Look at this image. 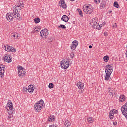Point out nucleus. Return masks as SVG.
<instances>
[{
	"label": "nucleus",
	"instance_id": "obj_16",
	"mask_svg": "<svg viewBox=\"0 0 127 127\" xmlns=\"http://www.w3.org/2000/svg\"><path fill=\"white\" fill-rule=\"evenodd\" d=\"M78 43L79 42H78V41H73L72 44L70 46L71 49H72L73 50H75L77 46H78Z\"/></svg>",
	"mask_w": 127,
	"mask_h": 127
},
{
	"label": "nucleus",
	"instance_id": "obj_17",
	"mask_svg": "<svg viewBox=\"0 0 127 127\" xmlns=\"http://www.w3.org/2000/svg\"><path fill=\"white\" fill-rule=\"evenodd\" d=\"M108 92L109 93V94L110 96H112V97H113L114 95H115V90H114V88L110 87H108Z\"/></svg>",
	"mask_w": 127,
	"mask_h": 127
},
{
	"label": "nucleus",
	"instance_id": "obj_11",
	"mask_svg": "<svg viewBox=\"0 0 127 127\" xmlns=\"http://www.w3.org/2000/svg\"><path fill=\"white\" fill-rule=\"evenodd\" d=\"M59 5L60 7H62V8H64V9L67 8V5L65 2V0H61L59 1Z\"/></svg>",
	"mask_w": 127,
	"mask_h": 127
},
{
	"label": "nucleus",
	"instance_id": "obj_32",
	"mask_svg": "<svg viewBox=\"0 0 127 127\" xmlns=\"http://www.w3.org/2000/svg\"><path fill=\"white\" fill-rule=\"evenodd\" d=\"M113 5L114 7H116V8H119V4H118V2H114Z\"/></svg>",
	"mask_w": 127,
	"mask_h": 127
},
{
	"label": "nucleus",
	"instance_id": "obj_40",
	"mask_svg": "<svg viewBox=\"0 0 127 127\" xmlns=\"http://www.w3.org/2000/svg\"><path fill=\"white\" fill-rule=\"evenodd\" d=\"M117 23H114V24H113V27L114 28H116V27H117Z\"/></svg>",
	"mask_w": 127,
	"mask_h": 127
},
{
	"label": "nucleus",
	"instance_id": "obj_45",
	"mask_svg": "<svg viewBox=\"0 0 127 127\" xmlns=\"http://www.w3.org/2000/svg\"><path fill=\"white\" fill-rule=\"evenodd\" d=\"M70 1H75V0H70Z\"/></svg>",
	"mask_w": 127,
	"mask_h": 127
},
{
	"label": "nucleus",
	"instance_id": "obj_20",
	"mask_svg": "<svg viewBox=\"0 0 127 127\" xmlns=\"http://www.w3.org/2000/svg\"><path fill=\"white\" fill-rule=\"evenodd\" d=\"M119 102H121L123 103V102H125V100H126V97H125V95H121L119 97Z\"/></svg>",
	"mask_w": 127,
	"mask_h": 127
},
{
	"label": "nucleus",
	"instance_id": "obj_31",
	"mask_svg": "<svg viewBox=\"0 0 127 127\" xmlns=\"http://www.w3.org/2000/svg\"><path fill=\"white\" fill-rule=\"evenodd\" d=\"M104 61L105 62H107L108 60H109V56H105L103 57Z\"/></svg>",
	"mask_w": 127,
	"mask_h": 127
},
{
	"label": "nucleus",
	"instance_id": "obj_4",
	"mask_svg": "<svg viewBox=\"0 0 127 127\" xmlns=\"http://www.w3.org/2000/svg\"><path fill=\"white\" fill-rule=\"evenodd\" d=\"M43 106H44V102L43 100H40L38 103L35 104L34 109L36 112H40Z\"/></svg>",
	"mask_w": 127,
	"mask_h": 127
},
{
	"label": "nucleus",
	"instance_id": "obj_28",
	"mask_svg": "<svg viewBox=\"0 0 127 127\" xmlns=\"http://www.w3.org/2000/svg\"><path fill=\"white\" fill-rule=\"evenodd\" d=\"M77 11L78 12L79 15L83 17V12H82V10L80 9H77Z\"/></svg>",
	"mask_w": 127,
	"mask_h": 127
},
{
	"label": "nucleus",
	"instance_id": "obj_5",
	"mask_svg": "<svg viewBox=\"0 0 127 127\" xmlns=\"http://www.w3.org/2000/svg\"><path fill=\"white\" fill-rule=\"evenodd\" d=\"M72 61H70L69 59H66L65 61L62 60L61 62V66L63 69H67L69 68L70 66V63H71Z\"/></svg>",
	"mask_w": 127,
	"mask_h": 127
},
{
	"label": "nucleus",
	"instance_id": "obj_18",
	"mask_svg": "<svg viewBox=\"0 0 127 127\" xmlns=\"http://www.w3.org/2000/svg\"><path fill=\"white\" fill-rule=\"evenodd\" d=\"M61 19L63 21H64V22H68V21H69V17H68V16L66 15H64L62 17Z\"/></svg>",
	"mask_w": 127,
	"mask_h": 127
},
{
	"label": "nucleus",
	"instance_id": "obj_37",
	"mask_svg": "<svg viewBox=\"0 0 127 127\" xmlns=\"http://www.w3.org/2000/svg\"><path fill=\"white\" fill-rule=\"evenodd\" d=\"M95 3H100L101 2V0H94Z\"/></svg>",
	"mask_w": 127,
	"mask_h": 127
},
{
	"label": "nucleus",
	"instance_id": "obj_8",
	"mask_svg": "<svg viewBox=\"0 0 127 127\" xmlns=\"http://www.w3.org/2000/svg\"><path fill=\"white\" fill-rule=\"evenodd\" d=\"M26 72L25 69L21 66H18V75L20 78H23L25 76Z\"/></svg>",
	"mask_w": 127,
	"mask_h": 127
},
{
	"label": "nucleus",
	"instance_id": "obj_1",
	"mask_svg": "<svg viewBox=\"0 0 127 127\" xmlns=\"http://www.w3.org/2000/svg\"><path fill=\"white\" fill-rule=\"evenodd\" d=\"M24 6V4H23V2L20 1H18V3L16 4V5L14 6V9L15 11L13 13H12L14 18H17V17H19L20 15L19 14L18 10H21V9H22V7Z\"/></svg>",
	"mask_w": 127,
	"mask_h": 127
},
{
	"label": "nucleus",
	"instance_id": "obj_38",
	"mask_svg": "<svg viewBox=\"0 0 127 127\" xmlns=\"http://www.w3.org/2000/svg\"><path fill=\"white\" fill-rule=\"evenodd\" d=\"M23 91V92H27V91H28V89L26 87H24Z\"/></svg>",
	"mask_w": 127,
	"mask_h": 127
},
{
	"label": "nucleus",
	"instance_id": "obj_27",
	"mask_svg": "<svg viewBox=\"0 0 127 127\" xmlns=\"http://www.w3.org/2000/svg\"><path fill=\"white\" fill-rule=\"evenodd\" d=\"M34 21L35 23H39V22H40V18H36L35 19H34Z\"/></svg>",
	"mask_w": 127,
	"mask_h": 127
},
{
	"label": "nucleus",
	"instance_id": "obj_13",
	"mask_svg": "<svg viewBox=\"0 0 127 127\" xmlns=\"http://www.w3.org/2000/svg\"><path fill=\"white\" fill-rule=\"evenodd\" d=\"M6 18L8 21L10 22L11 21H13L14 17H13V14L12 13H7L6 15Z\"/></svg>",
	"mask_w": 127,
	"mask_h": 127
},
{
	"label": "nucleus",
	"instance_id": "obj_34",
	"mask_svg": "<svg viewBox=\"0 0 127 127\" xmlns=\"http://www.w3.org/2000/svg\"><path fill=\"white\" fill-rule=\"evenodd\" d=\"M54 86V85H53V83H49L48 86L49 89H53Z\"/></svg>",
	"mask_w": 127,
	"mask_h": 127
},
{
	"label": "nucleus",
	"instance_id": "obj_23",
	"mask_svg": "<svg viewBox=\"0 0 127 127\" xmlns=\"http://www.w3.org/2000/svg\"><path fill=\"white\" fill-rule=\"evenodd\" d=\"M55 119V117H54V116H50L48 117V121H49V122H53V121H54Z\"/></svg>",
	"mask_w": 127,
	"mask_h": 127
},
{
	"label": "nucleus",
	"instance_id": "obj_41",
	"mask_svg": "<svg viewBox=\"0 0 127 127\" xmlns=\"http://www.w3.org/2000/svg\"><path fill=\"white\" fill-rule=\"evenodd\" d=\"M107 35H108V34L107 33V32H104L105 36H107Z\"/></svg>",
	"mask_w": 127,
	"mask_h": 127
},
{
	"label": "nucleus",
	"instance_id": "obj_9",
	"mask_svg": "<svg viewBox=\"0 0 127 127\" xmlns=\"http://www.w3.org/2000/svg\"><path fill=\"white\" fill-rule=\"evenodd\" d=\"M121 110V112H122L123 115H124V116H125V117H127V102L125 103L124 104V105L122 106Z\"/></svg>",
	"mask_w": 127,
	"mask_h": 127
},
{
	"label": "nucleus",
	"instance_id": "obj_15",
	"mask_svg": "<svg viewBox=\"0 0 127 127\" xmlns=\"http://www.w3.org/2000/svg\"><path fill=\"white\" fill-rule=\"evenodd\" d=\"M4 69H5V65H0V76L3 78V75H4Z\"/></svg>",
	"mask_w": 127,
	"mask_h": 127
},
{
	"label": "nucleus",
	"instance_id": "obj_19",
	"mask_svg": "<svg viewBox=\"0 0 127 127\" xmlns=\"http://www.w3.org/2000/svg\"><path fill=\"white\" fill-rule=\"evenodd\" d=\"M34 91V87L32 85H30L28 86V92H29V93H33Z\"/></svg>",
	"mask_w": 127,
	"mask_h": 127
},
{
	"label": "nucleus",
	"instance_id": "obj_25",
	"mask_svg": "<svg viewBox=\"0 0 127 127\" xmlns=\"http://www.w3.org/2000/svg\"><path fill=\"white\" fill-rule=\"evenodd\" d=\"M34 32H39L40 31V28H38L37 27H35L34 28Z\"/></svg>",
	"mask_w": 127,
	"mask_h": 127
},
{
	"label": "nucleus",
	"instance_id": "obj_7",
	"mask_svg": "<svg viewBox=\"0 0 127 127\" xmlns=\"http://www.w3.org/2000/svg\"><path fill=\"white\" fill-rule=\"evenodd\" d=\"M91 25H92L93 28L100 30L101 27L103 26L102 24L99 25L98 24V18H94L92 20V22H91Z\"/></svg>",
	"mask_w": 127,
	"mask_h": 127
},
{
	"label": "nucleus",
	"instance_id": "obj_44",
	"mask_svg": "<svg viewBox=\"0 0 127 127\" xmlns=\"http://www.w3.org/2000/svg\"><path fill=\"white\" fill-rule=\"evenodd\" d=\"M103 25H105V24H106V22H103Z\"/></svg>",
	"mask_w": 127,
	"mask_h": 127
},
{
	"label": "nucleus",
	"instance_id": "obj_12",
	"mask_svg": "<svg viewBox=\"0 0 127 127\" xmlns=\"http://www.w3.org/2000/svg\"><path fill=\"white\" fill-rule=\"evenodd\" d=\"M12 58L11 56L9 55L8 54H5L4 57V60L8 63H10L12 61Z\"/></svg>",
	"mask_w": 127,
	"mask_h": 127
},
{
	"label": "nucleus",
	"instance_id": "obj_35",
	"mask_svg": "<svg viewBox=\"0 0 127 127\" xmlns=\"http://www.w3.org/2000/svg\"><path fill=\"white\" fill-rule=\"evenodd\" d=\"M12 52H16V49H15L13 47H11V50Z\"/></svg>",
	"mask_w": 127,
	"mask_h": 127
},
{
	"label": "nucleus",
	"instance_id": "obj_43",
	"mask_svg": "<svg viewBox=\"0 0 127 127\" xmlns=\"http://www.w3.org/2000/svg\"><path fill=\"white\" fill-rule=\"evenodd\" d=\"M92 45H89V48H92Z\"/></svg>",
	"mask_w": 127,
	"mask_h": 127
},
{
	"label": "nucleus",
	"instance_id": "obj_47",
	"mask_svg": "<svg viewBox=\"0 0 127 127\" xmlns=\"http://www.w3.org/2000/svg\"><path fill=\"white\" fill-rule=\"evenodd\" d=\"M126 0V1H127V0Z\"/></svg>",
	"mask_w": 127,
	"mask_h": 127
},
{
	"label": "nucleus",
	"instance_id": "obj_2",
	"mask_svg": "<svg viewBox=\"0 0 127 127\" xmlns=\"http://www.w3.org/2000/svg\"><path fill=\"white\" fill-rule=\"evenodd\" d=\"M5 108L6 110H7L8 114L7 120L11 121V119L12 117H13V115H12V114L14 113L15 110V109L13 108L12 102H11V101H9Z\"/></svg>",
	"mask_w": 127,
	"mask_h": 127
},
{
	"label": "nucleus",
	"instance_id": "obj_36",
	"mask_svg": "<svg viewBox=\"0 0 127 127\" xmlns=\"http://www.w3.org/2000/svg\"><path fill=\"white\" fill-rule=\"evenodd\" d=\"M11 47L7 46V48H6V51H10Z\"/></svg>",
	"mask_w": 127,
	"mask_h": 127
},
{
	"label": "nucleus",
	"instance_id": "obj_46",
	"mask_svg": "<svg viewBox=\"0 0 127 127\" xmlns=\"http://www.w3.org/2000/svg\"><path fill=\"white\" fill-rule=\"evenodd\" d=\"M42 37H43V35H42V36H41Z\"/></svg>",
	"mask_w": 127,
	"mask_h": 127
},
{
	"label": "nucleus",
	"instance_id": "obj_6",
	"mask_svg": "<svg viewBox=\"0 0 127 127\" xmlns=\"http://www.w3.org/2000/svg\"><path fill=\"white\" fill-rule=\"evenodd\" d=\"M83 11L86 14H91L93 13V7L91 4H86L83 6Z\"/></svg>",
	"mask_w": 127,
	"mask_h": 127
},
{
	"label": "nucleus",
	"instance_id": "obj_39",
	"mask_svg": "<svg viewBox=\"0 0 127 127\" xmlns=\"http://www.w3.org/2000/svg\"><path fill=\"white\" fill-rule=\"evenodd\" d=\"M71 58H74V56H75V54L74 53H71L70 54Z\"/></svg>",
	"mask_w": 127,
	"mask_h": 127
},
{
	"label": "nucleus",
	"instance_id": "obj_29",
	"mask_svg": "<svg viewBox=\"0 0 127 127\" xmlns=\"http://www.w3.org/2000/svg\"><path fill=\"white\" fill-rule=\"evenodd\" d=\"M117 112H118V111H117L115 109H113L110 111L109 113H110V114H112L114 115V114H117Z\"/></svg>",
	"mask_w": 127,
	"mask_h": 127
},
{
	"label": "nucleus",
	"instance_id": "obj_14",
	"mask_svg": "<svg viewBox=\"0 0 127 127\" xmlns=\"http://www.w3.org/2000/svg\"><path fill=\"white\" fill-rule=\"evenodd\" d=\"M77 86L79 88V90H80V91L81 92V93H83L84 92V90L85 89V87H84V83L81 82H79L77 83Z\"/></svg>",
	"mask_w": 127,
	"mask_h": 127
},
{
	"label": "nucleus",
	"instance_id": "obj_42",
	"mask_svg": "<svg viewBox=\"0 0 127 127\" xmlns=\"http://www.w3.org/2000/svg\"><path fill=\"white\" fill-rule=\"evenodd\" d=\"M117 124V122H113V125L114 126H115V125Z\"/></svg>",
	"mask_w": 127,
	"mask_h": 127
},
{
	"label": "nucleus",
	"instance_id": "obj_30",
	"mask_svg": "<svg viewBox=\"0 0 127 127\" xmlns=\"http://www.w3.org/2000/svg\"><path fill=\"white\" fill-rule=\"evenodd\" d=\"M58 28H63V29H66V26H65V25L61 24L58 27Z\"/></svg>",
	"mask_w": 127,
	"mask_h": 127
},
{
	"label": "nucleus",
	"instance_id": "obj_21",
	"mask_svg": "<svg viewBox=\"0 0 127 127\" xmlns=\"http://www.w3.org/2000/svg\"><path fill=\"white\" fill-rule=\"evenodd\" d=\"M65 127H71V122L69 120H66L64 122Z\"/></svg>",
	"mask_w": 127,
	"mask_h": 127
},
{
	"label": "nucleus",
	"instance_id": "obj_3",
	"mask_svg": "<svg viewBox=\"0 0 127 127\" xmlns=\"http://www.w3.org/2000/svg\"><path fill=\"white\" fill-rule=\"evenodd\" d=\"M105 81H109L110 79V77H111V74L113 73V71H114V66L112 64H109L106 66L105 69Z\"/></svg>",
	"mask_w": 127,
	"mask_h": 127
},
{
	"label": "nucleus",
	"instance_id": "obj_24",
	"mask_svg": "<svg viewBox=\"0 0 127 127\" xmlns=\"http://www.w3.org/2000/svg\"><path fill=\"white\" fill-rule=\"evenodd\" d=\"M11 35L13 37V38H14L15 39H17V38H18V34L17 33H13Z\"/></svg>",
	"mask_w": 127,
	"mask_h": 127
},
{
	"label": "nucleus",
	"instance_id": "obj_26",
	"mask_svg": "<svg viewBox=\"0 0 127 127\" xmlns=\"http://www.w3.org/2000/svg\"><path fill=\"white\" fill-rule=\"evenodd\" d=\"M87 121L89 123H93L94 122V118H93V117H88L87 118Z\"/></svg>",
	"mask_w": 127,
	"mask_h": 127
},
{
	"label": "nucleus",
	"instance_id": "obj_33",
	"mask_svg": "<svg viewBox=\"0 0 127 127\" xmlns=\"http://www.w3.org/2000/svg\"><path fill=\"white\" fill-rule=\"evenodd\" d=\"M109 116L110 120H113V119H114V114H111V113L109 112Z\"/></svg>",
	"mask_w": 127,
	"mask_h": 127
},
{
	"label": "nucleus",
	"instance_id": "obj_22",
	"mask_svg": "<svg viewBox=\"0 0 127 127\" xmlns=\"http://www.w3.org/2000/svg\"><path fill=\"white\" fill-rule=\"evenodd\" d=\"M100 7L101 9H104V8H105V7H106V2L105 1L102 2L100 3Z\"/></svg>",
	"mask_w": 127,
	"mask_h": 127
},
{
	"label": "nucleus",
	"instance_id": "obj_10",
	"mask_svg": "<svg viewBox=\"0 0 127 127\" xmlns=\"http://www.w3.org/2000/svg\"><path fill=\"white\" fill-rule=\"evenodd\" d=\"M40 34L41 36L43 35L45 38L46 39L47 38V36L49 35V30H47V29H44V30L41 31Z\"/></svg>",
	"mask_w": 127,
	"mask_h": 127
}]
</instances>
